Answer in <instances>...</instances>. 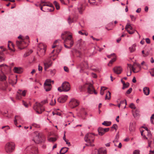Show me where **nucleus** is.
<instances>
[{"mask_svg":"<svg viewBox=\"0 0 154 154\" xmlns=\"http://www.w3.org/2000/svg\"><path fill=\"white\" fill-rule=\"evenodd\" d=\"M69 32L67 31H66L63 32L61 35V37L63 39L64 38L63 36L67 34L68 36L64 40V42H66L67 45H69L70 47H72L74 44V41L72 38V35L71 34H69Z\"/></svg>","mask_w":154,"mask_h":154,"instance_id":"f257e3e1","label":"nucleus"},{"mask_svg":"<svg viewBox=\"0 0 154 154\" xmlns=\"http://www.w3.org/2000/svg\"><path fill=\"white\" fill-rule=\"evenodd\" d=\"M144 128L145 130L141 132V134L143 137L144 138L148 139V146L150 147L152 142L151 141H149V140H151L152 138V134L150 131L148 130L146 127H144Z\"/></svg>","mask_w":154,"mask_h":154,"instance_id":"f03ea898","label":"nucleus"},{"mask_svg":"<svg viewBox=\"0 0 154 154\" xmlns=\"http://www.w3.org/2000/svg\"><path fill=\"white\" fill-rule=\"evenodd\" d=\"M85 140L89 143L88 146H93L94 144L93 143L94 140V136L93 134L89 133L86 134L85 137Z\"/></svg>","mask_w":154,"mask_h":154,"instance_id":"7ed1b4c3","label":"nucleus"},{"mask_svg":"<svg viewBox=\"0 0 154 154\" xmlns=\"http://www.w3.org/2000/svg\"><path fill=\"white\" fill-rule=\"evenodd\" d=\"M70 89V86L69 83L67 82H63L60 87L58 88V90L60 92L69 91Z\"/></svg>","mask_w":154,"mask_h":154,"instance_id":"20e7f679","label":"nucleus"},{"mask_svg":"<svg viewBox=\"0 0 154 154\" xmlns=\"http://www.w3.org/2000/svg\"><path fill=\"white\" fill-rule=\"evenodd\" d=\"M15 148V143L12 142H9L6 143L5 146L6 152L8 153L12 152L14 150Z\"/></svg>","mask_w":154,"mask_h":154,"instance_id":"39448f33","label":"nucleus"},{"mask_svg":"<svg viewBox=\"0 0 154 154\" xmlns=\"http://www.w3.org/2000/svg\"><path fill=\"white\" fill-rule=\"evenodd\" d=\"M8 68V66L5 64L0 65V70L1 69V72H0V81H5L7 79L6 76L4 75L2 72V70L4 69H7Z\"/></svg>","mask_w":154,"mask_h":154,"instance_id":"423d86ee","label":"nucleus"},{"mask_svg":"<svg viewBox=\"0 0 154 154\" xmlns=\"http://www.w3.org/2000/svg\"><path fill=\"white\" fill-rule=\"evenodd\" d=\"M33 109L38 114L42 113L44 110V109L42 105L38 102H36L34 105Z\"/></svg>","mask_w":154,"mask_h":154,"instance_id":"0eeeda50","label":"nucleus"},{"mask_svg":"<svg viewBox=\"0 0 154 154\" xmlns=\"http://www.w3.org/2000/svg\"><path fill=\"white\" fill-rule=\"evenodd\" d=\"M54 83L53 81H51L50 79H48L46 80L44 84V88L46 91H50L52 87L51 82Z\"/></svg>","mask_w":154,"mask_h":154,"instance_id":"6e6552de","label":"nucleus"},{"mask_svg":"<svg viewBox=\"0 0 154 154\" xmlns=\"http://www.w3.org/2000/svg\"><path fill=\"white\" fill-rule=\"evenodd\" d=\"M128 66L130 68V70L128 72H127V75L128 76H130L131 75V69L134 72H137L141 69V66L139 64H137V66L139 68V70L138 71L136 70V69L133 66L131 65V64H128Z\"/></svg>","mask_w":154,"mask_h":154,"instance_id":"1a4fd4ad","label":"nucleus"},{"mask_svg":"<svg viewBox=\"0 0 154 154\" xmlns=\"http://www.w3.org/2000/svg\"><path fill=\"white\" fill-rule=\"evenodd\" d=\"M16 42L18 48L21 50L24 49L27 46L26 43L23 40L21 41H17Z\"/></svg>","mask_w":154,"mask_h":154,"instance_id":"9d476101","label":"nucleus"},{"mask_svg":"<svg viewBox=\"0 0 154 154\" xmlns=\"http://www.w3.org/2000/svg\"><path fill=\"white\" fill-rule=\"evenodd\" d=\"M79 104V102L77 100L72 99L69 102L70 106L72 108H74L78 106Z\"/></svg>","mask_w":154,"mask_h":154,"instance_id":"9b49d317","label":"nucleus"},{"mask_svg":"<svg viewBox=\"0 0 154 154\" xmlns=\"http://www.w3.org/2000/svg\"><path fill=\"white\" fill-rule=\"evenodd\" d=\"M26 91V90H24L22 91L20 90H19L17 91L18 94H19L20 95V97H19L18 94H17L16 96V98L17 99H20L21 98L22 96L24 97L25 96Z\"/></svg>","mask_w":154,"mask_h":154,"instance_id":"f8f14e48","label":"nucleus"},{"mask_svg":"<svg viewBox=\"0 0 154 154\" xmlns=\"http://www.w3.org/2000/svg\"><path fill=\"white\" fill-rule=\"evenodd\" d=\"M44 64L45 66V70H46L47 69L51 66L52 62L50 59H47L45 60Z\"/></svg>","mask_w":154,"mask_h":154,"instance_id":"ddd939ff","label":"nucleus"},{"mask_svg":"<svg viewBox=\"0 0 154 154\" xmlns=\"http://www.w3.org/2000/svg\"><path fill=\"white\" fill-rule=\"evenodd\" d=\"M125 29L131 34H133L135 31V30H132V27L129 23L127 24L125 26Z\"/></svg>","mask_w":154,"mask_h":154,"instance_id":"4468645a","label":"nucleus"},{"mask_svg":"<svg viewBox=\"0 0 154 154\" xmlns=\"http://www.w3.org/2000/svg\"><path fill=\"white\" fill-rule=\"evenodd\" d=\"M68 96L66 95H64L60 97L58 99V101L60 103H63L65 102L67 100Z\"/></svg>","mask_w":154,"mask_h":154,"instance_id":"2eb2a0df","label":"nucleus"},{"mask_svg":"<svg viewBox=\"0 0 154 154\" xmlns=\"http://www.w3.org/2000/svg\"><path fill=\"white\" fill-rule=\"evenodd\" d=\"M78 67L81 69V71H83L88 68V64L86 62H84L79 65Z\"/></svg>","mask_w":154,"mask_h":154,"instance_id":"dca6fc26","label":"nucleus"},{"mask_svg":"<svg viewBox=\"0 0 154 154\" xmlns=\"http://www.w3.org/2000/svg\"><path fill=\"white\" fill-rule=\"evenodd\" d=\"M114 72L117 74H120L122 71V69L120 66H117L113 69Z\"/></svg>","mask_w":154,"mask_h":154,"instance_id":"f3484780","label":"nucleus"},{"mask_svg":"<svg viewBox=\"0 0 154 154\" xmlns=\"http://www.w3.org/2000/svg\"><path fill=\"white\" fill-rule=\"evenodd\" d=\"M136 123L134 122L131 123L129 126V130L131 132H134L135 130Z\"/></svg>","mask_w":154,"mask_h":154,"instance_id":"a211bd4d","label":"nucleus"},{"mask_svg":"<svg viewBox=\"0 0 154 154\" xmlns=\"http://www.w3.org/2000/svg\"><path fill=\"white\" fill-rule=\"evenodd\" d=\"M13 70L15 73L18 74H20L23 72L22 68L20 67H14Z\"/></svg>","mask_w":154,"mask_h":154,"instance_id":"6ab92c4d","label":"nucleus"},{"mask_svg":"<svg viewBox=\"0 0 154 154\" xmlns=\"http://www.w3.org/2000/svg\"><path fill=\"white\" fill-rule=\"evenodd\" d=\"M112 55H114V57L109 62V63L108 64V65L109 66H110L111 65H110V64H112L113 62L115 61L116 60V57L115 56V54L114 53H113L110 55L107 56V57L109 58H110Z\"/></svg>","mask_w":154,"mask_h":154,"instance_id":"aec40b11","label":"nucleus"},{"mask_svg":"<svg viewBox=\"0 0 154 154\" xmlns=\"http://www.w3.org/2000/svg\"><path fill=\"white\" fill-rule=\"evenodd\" d=\"M78 9L79 13L80 14H82L83 11L85 9V6L84 5L80 3L78 5Z\"/></svg>","mask_w":154,"mask_h":154,"instance_id":"412c9836","label":"nucleus"},{"mask_svg":"<svg viewBox=\"0 0 154 154\" xmlns=\"http://www.w3.org/2000/svg\"><path fill=\"white\" fill-rule=\"evenodd\" d=\"M95 154H106V150L101 148L98 150H97Z\"/></svg>","mask_w":154,"mask_h":154,"instance_id":"4be33fe9","label":"nucleus"},{"mask_svg":"<svg viewBox=\"0 0 154 154\" xmlns=\"http://www.w3.org/2000/svg\"><path fill=\"white\" fill-rule=\"evenodd\" d=\"M143 92L144 94L146 95H148L150 92L149 88L148 87H145L143 88Z\"/></svg>","mask_w":154,"mask_h":154,"instance_id":"5701e85b","label":"nucleus"},{"mask_svg":"<svg viewBox=\"0 0 154 154\" xmlns=\"http://www.w3.org/2000/svg\"><path fill=\"white\" fill-rule=\"evenodd\" d=\"M94 88L91 84L89 85V87L88 88V92L90 94H92L93 93V90Z\"/></svg>","mask_w":154,"mask_h":154,"instance_id":"b1692460","label":"nucleus"},{"mask_svg":"<svg viewBox=\"0 0 154 154\" xmlns=\"http://www.w3.org/2000/svg\"><path fill=\"white\" fill-rule=\"evenodd\" d=\"M98 131L99 134L100 136H102L105 134V133L103 130V128H99L98 129Z\"/></svg>","mask_w":154,"mask_h":154,"instance_id":"393cba45","label":"nucleus"},{"mask_svg":"<svg viewBox=\"0 0 154 154\" xmlns=\"http://www.w3.org/2000/svg\"><path fill=\"white\" fill-rule=\"evenodd\" d=\"M68 148L66 147L62 148L60 151V154H64L68 151Z\"/></svg>","mask_w":154,"mask_h":154,"instance_id":"a878e982","label":"nucleus"},{"mask_svg":"<svg viewBox=\"0 0 154 154\" xmlns=\"http://www.w3.org/2000/svg\"><path fill=\"white\" fill-rule=\"evenodd\" d=\"M33 141L36 143H38L41 141L38 135H37L33 139Z\"/></svg>","mask_w":154,"mask_h":154,"instance_id":"bb28decb","label":"nucleus"},{"mask_svg":"<svg viewBox=\"0 0 154 154\" xmlns=\"http://www.w3.org/2000/svg\"><path fill=\"white\" fill-rule=\"evenodd\" d=\"M58 137L57 136L54 137H50L48 139V140L50 142H54L57 140Z\"/></svg>","mask_w":154,"mask_h":154,"instance_id":"cd10ccee","label":"nucleus"},{"mask_svg":"<svg viewBox=\"0 0 154 154\" xmlns=\"http://www.w3.org/2000/svg\"><path fill=\"white\" fill-rule=\"evenodd\" d=\"M136 45L135 44L133 45L131 47H130L129 50L131 52H132L134 51L135 50V47Z\"/></svg>","mask_w":154,"mask_h":154,"instance_id":"c85d7f7f","label":"nucleus"},{"mask_svg":"<svg viewBox=\"0 0 154 154\" xmlns=\"http://www.w3.org/2000/svg\"><path fill=\"white\" fill-rule=\"evenodd\" d=\"M32 50H29L28 51L26 52L23 55L24 57H26L29 56L31 54L32 52Z\"/></svg>","mask_w":154,"mask_h":154,"instance_id":"c756f323","label":"nucleus"},{"mask_svg":"<svg viewBox=\"0 0 154 154\" xmlns=\"http://www.w3.org/2000/svg\"><path fill=\"white\" fill-rule=\"evenodd\" d=\"M111 124V122H108L107 121H104L102 124L106 126H109Z\"/></svg>","mask_w":154,"mask_h":154,"instance_id":"7c9ffc66","label":"nucleus"},{"mask_svg":"<svg viewBox=\"0 0 154 154\" xmlns=\"http://www.w3.org/2000/svg\"><path fill=\"white\" fill-rule=\"evenodd\" d=\"M16 118H18V120H20L21 119V118L20 116H15V118H14L15 119L14 120V123L16 125H17V119H16Z\"/></svg>","mask_w":154,"mask_h":154,"instance_id":"2f4dec72","label":"nucleus"},{"mask_svg":"<svg viewBox=\"0 0 154 154\" xmlns=\"http://www.w3.org/2000/svg\"><path fill=\"white\" fill-rule=\"evenodd\" d=\"M54 4L57 10H59L60 9V6L59 4L56 1H54Z\"/></svg>","mask_w":154,"mask_h":154,"instance_id":"473e14b6","label":"nucleus"},{"mask_svg":"<svg viewBox=\"0 0 154 154\" xmlns=\"http://www.w3.org/2000/svg\"><path fill=\"white\" fill-rule=\"evenodd\" d=\"M108 94H106L105 97V100H109L111 98V93L109 91H108Z\"/></svg>","mask_w":154,"mask_h":154,"instance_id":"72a5a7b5","label":"nucleus"},{"mask_svg":"<svg viewBox=\"0 0 154 154\" xmlns=\"http://www.w3.org/2000/svg\"><path fill=\"white\" fill-rule=\"evenodd\" d=\"M51 101L50 103V104L51 105H54L56 103L55 99L54 98L52 99L51 100Z\"/></svg>","mask_w":154,"mask_h":154,"instance_id":"f704fd0d","label":"nucleus"},{"mask_svg":"<svg viewBox=\"0 0 154 154\" xmlns=\"http://www.w3.org/2000/svg\"><path fill=\"white\" fill-rule=\"evenodd\" d=\"M154 113L152 115V116L150 117V121L151 123L152 124H154Z\"/></svg>","mask_w":154,"mask_h":154,"instance_id":"c9c22d12","label":"nucleus"},{"mask_svg":"<svg viewBox=\"0 0 154 154\" xmlns=\"http://www.w3.org/2000/svg\"><path fill=\"white\" fill-rule=\"evenodd\" d=\"M129 107L131 109H135L136 108L135 105L133 103H132L130 104Z\"/></svg>","mask_w":154,"mask_h":154,"instance_id":"e433bc0d","label":"nucleus"},{"mask_svg":"<svg viewBox=\"0 0 154 154\" xmlns=\"http://www.w3.org/2000/svg\"><path fill=\"white\" fill-rule=\"evenodd\" d=\"M129 83L128 82L126 83H124V86H123L122 89H124L125 88L128 87L129 86Z\"/></svg>","mask_w":154,"mask_h":154,"instance_id":"4c0bfd02","label":"nucleus"},{"mask_svg":"<svg viewBox=\"0 0 154 154\" xmlns=\"http://www.w3.org/2000/svg\"><path fill=\"white\" fill-rule=\"evenodd\" d=\"M41 5L42 6H51V5H48L47 3L45 2H41Z\"/></svg>","mask_w":154,"mask_h":154,"instance_id":"58836bf2","label":"nucleus"},{"mask_svg":"<svg viewBox=\"0 0 154 154\" xmlns=\"http://www.w3.org/2000/svg\"><path fill=\"white\" fill-rule=\"evenodd\" d=\"M68 23L70 24L73 22L72 19L70 17H69L68 19Z\"/></svg>","mask_w":154,"mask_h":154,"instance_id":"ea45409f","label":"nucleus"},{"mask_svg":"<svg viewBox=\"0 0 154 154\" xmlns=\"http://www.w3.org/2000/svg\"><path fill=\"white\" fill-rule=\"evenodd\" d=\"M120 103L121 104H122L123 103L125 104V106L124 107V108H125L126 107V101L125 100H124L121 101Z\"/></svg>","mask_w":154,"mask_h":154,"instance_id":"a19ab883","label":"nucleus"},{"mask_svg":"<svg viewBox=\"0 0 154 154\" xmlns=\"http://www.w3.org/2000/svg\"><path fill=\"white\" fill-rule=\"evenodd\" d=\"M130 16L132 21H135L136 18L134 15H131Z\"/></svg>","mask_w":154,"mask_h":154,"instance_id":"79ce46f5","label":"nucleus"},{"mask_svg":"<svg viewBox=\"0 0 154 154\" xmlns=\"http://www.w3.org/2000/svg\"><path fill=\"white\" fill-rule=\"evenodd\" d=\"M140 151L139 150H135L133 151V154H139Z\"/></svg>","mask_w":154,"mask_h":154,"instance_id":"37998d69","label":"nucleus"},{"mask_svg":"<svg viewBox=\"0 0 154 154\" xmlns=\"http://www.w3.org/2000/svg\"><path fill=\"white\" fill-rule=\"evenodd\" d=\"M112 128L116 130L117 128V125L116 124H114L112 127Z\"/></svg>","mask_w":154,"mask_h":154,"instance_id":"c03bdc74","label":"nucleus"},{"mask_svg":"<svg viewBox=\"0 0 154 154\" xmlns=\"http://www.w3.org/2000/svg\"><path fill=\"white\" fill-rule=\"evenodd\" d=\"M132 91V88H130L127 91L126 93L128 94H129Z\"/></svg>","mask_w":154,"mask_h":154,"instance_id":"a18cd8bd","label":"nucleus"},{"mask_svg":"<svg viewBox=\"0 0 154 154\" xmlns=\"http://www.w3.org/2000/svg\"><path fill=\"white\" fill-rule=\"evenodd\" d=\"M5 58L2 55H0V62H2L5 60Z\"/></svg>","mask_w":154,"mask_h":154,"instance_id":"49530a36","label":"nucleus"},{"mask_svg":"<svg viewBox=\"0 0 154 154\" xmlns=\"http://www.w3.org/2000/svg\"><path fill=\"white\" fill-rule=\"evenodd\" d=\"M64 70L66 72H69V69H68V68L66 67V66H64Z\"/></svg>","mask_w":154,"mask_h":154,"instance_id":"de8ad7c7","label":"nucleus"},{"mask_svg":"<svg viewBox=\"0 0 154 154\" xmlns=\"http://www.w3.org/2000/svg\"><path fill=\"white\" fill-rule=\"evenodd\" d=\"M109 128H103V130L105 133L106 132H108L109 131Z\"/></svg>","mask_w":154,"mask_h":154,"instance_id":"09e8293b","label":"nucleus"},{"mask_svg":"<svg viewBox=\"0 0 154 154\" xmlns=\"http://www.w3.org/2000/svg\"><path fill=\"white\" fill-rule=\"evenodd\" d=\"M67 44L64 42V46L65 47L67 48H70L71 47H70V45L69 46H68L66 45Z\"/></svg>","mask_w":154,"mask_h":154,"instance_id":"8fccbe9b","label":"nucleus"},{"mask_svg":"<svg viewBox=\"0 0 154 154\" xmlns=\"http://www.w3.org/2000/svg\"><path fill=\"white\" fill-rule=\"evenodd\" d=\"M146 42L148 44H149L150 43V40L149 38L146 39Z\"/></svg>","mask_w":154,"mask_h":154,"instance_id":"3c124183","label":"nucleus"},{"mask_svg":"<svg viewBox=\"0 0 154 154\" xmlns=\"http://www.w3.org/2000/svg\"><path fill=\"white\" fill-rule=\"evenodd\" d=\"M5 128H7V130H8L10 129V128L8 126H3L2 127V129H3Z\"/></svg>","mask_w":154,"mask_h":154,"instance_id":"603ef678","label":"nucleus"},{"mask_svg":"<svg viewBox=\"0 0 154 154\" xmlns=\"http://www.w3.org/2000/svg\"><path fill=\"white\" fill-rule=\"evenodd\" d=\"M42 67L39 65L38 66V70L39 71H42Z\"/></svg>","mask_w":154,"mask_h":154,"instance_id":"864d4df0","label":"nucleus"},{"mask_svg":"<svg viewBox=\"0 0 154 154\" xmlns=\"http://www.w3.org/2000/svg\"><path fill=\"white\" fill-rule=\"evenodd\" d=\"M23 105L26 107H28V105L24 101H23Z\"/></svg>","mask_w":154,"mask_h":154,"instance_id":"5fc2aeb1","label":"nucleus"},{"mask_svg":"<svg viewBox=\"0 0 154 154\" xmlns=\"http://www.w3.org/2000/svg\"><path fill=\"white\" fill-rule=\"evenodd\" d=\"M49 100H45L44 101H42V102L44 103H48L49 102Z\"/></svg>","mask_w":154,"mask_h":154,"instance_id":"6e6d98bb","label":"nucleus"},{"mask_svg":"<svg viewBox=\"0 0 154 154\" xmlns=\"http://www.w3.org/2000/svg\"><path fill=\"white\" fill-rule=\"evenodd\" d=\"M107 89V88L105 87H102L101 88V89L103 91H104L106 90Z\"/></svg>","mask_w":154,"mask_h":154,"instance_id":"4d7b16f0","label":"nucleus"},{"mask_svg":"<svg viewBox=\"0 0 154 154\" xmlns=\"http://www.w3.org/2000/svg\"><path fill=\"white\" fill-rule=\"evenodd\" d=\"M92 75V76L94 78H96L97 77V75L95 73H91Z\"/></svg>","mask_w":154,"mask_h":154,"instance_id":"13d9d810","label":"nucleus"},{"mask_svg":"<svg viewBox=\"0 0 154 154\" xmlns=\"http://www.w3.org/2000/svg\"><path fill=\"white\" fill-rule=\"evenodd\" d=\"M63 140H64L65 141L66 140H67L66 139V138L65 132V131L64 132V134L63 137Z\"/></svg>","mask_w":154,"mask_h":154,"instance_id":"bf43d9fd","label":"nucleus"},{"mask_svg":"<svg viewBox=\"0 0 154 154\" xmlns=\"http://www.w3.org/2000/svg\"><path fill=\"white\" fill-rule=\"evenodd\" d=\"M149 72V73H152H152H154V68L152 69H151L150 70Z\"/></svg>","mask_w":154,"mask_h":154,"instance_id":"052dcab7","label":"nucleus"},{"mask_svg":"<svg viewBox=\"0 0 154 154\" xmlns=\"http://www.w3.org/2000/svg\"><path fill=\"white\" fill-rule=\"evenodd\" d=\"M132 82L134 83H136V80L135 77H134L132 79Z\"/></svg>","mask_w":154,"mask_h":154,"instance_id":"680f3d73","label":"nucleus"},{"mask_svg":"<svg viewBox=\"0 0 154 154\" xmlns=\"http://www.w3.org/2000/svg\"><path fill=\"white\" fill-rule=\"evenodd\" d=\"M0 48H1V49H3V50H2V51H5L6 50V49L5 48H4V47L3 46H1L0 47Z\"/></svg>","mask_w":154,"mask_h":154,"instance_id":"e2e57ef3","label":"nucleus"},{"mask_svg":"<svg viewBox=\"0 0 154 154\" xmlns=\"http://www.w3.org/2000/svg\"><path fill=\"white\" fill-rule=\"evenodd\" d=\"M91 38H92V39H93V40H96V41H99V39H97V38H94V37H93V36H91Z\"/></svg>","mask_w":154,"mask_h":154,"instance_id":"0e129e2a","label":"nucleus"},{"mask_svg":"<svg viewBox=\"0 0 154 154\" xmlns=\"http://www.w3.org/2000/svg\"><path fill=\"white\" fill-rule=\"evenodd\" d=\"M104 91H103L101 89L100 94L101 95H103L104 94Z\"/></svg>","mask_w":154,"mask_h":154,"instance_id":"69168bd1","label":"nucleus"},{"mask_svg":"<svg viewBox=\"0 0 154 154\" xmlns=\"http://www.w3.org/2000/svg\"><path fill=\"white\" fill-rule=\"evenodd\" d=\"M66 142V144H68L69 146H70V142H69L67 140H66L65 141Z\"/></svg>","mask_w":154,"mask_h":154,"instance_id":"338daca9","label":"nucleus"},{"mask_svg":"<svg viewBox=\"0 0 154 154\" xmlns=\"http://www.w3.org/2000/svg\"><path fill=\"white\" fill-rule=\"evenodd\" d=\"M149 154H154V151H150V153Z\"/></svg>","mask_w":154,"mask_h":154,"instance_id":"774afa93","label":"nucleus"}]
</instances>
